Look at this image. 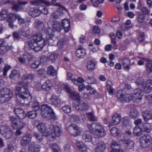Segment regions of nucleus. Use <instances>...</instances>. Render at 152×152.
Masks as SVG:
<instances>
[{
  "mask_svg": "<svg viewBox=\"0 0 152 152\" xmlns=\"http://www.w3.org/2000/svg\"><path fill=\"white\" fill-rule=\"evenodd\" d=\"M34 75L31 73L30 74H26L22 76V79L33 80L34 78Z\"/></svg>",
  "mask_w": 152,
  "mask_h": 152,
  "instance_id": "nucleus-50",
  "label": "nucleus"
},
{
  "mask_svg": "<svg viewBox=\"0 0 152 152\" xmlns=\"http://www.w3.org/2000/svg\"><path fill=\"white\" fill-rule=\"evenodd\" d=\"M120 141H122L125 147L127 149H132L134 148V143L131 140H127L124 139H121Z\"/></svg>",
  "mask_w": 152,
  "mask_h": 152,
  "instance_id": "nucleus-21",
  "label": "nucleus"
},
{
  "mask_svg": "<svg viewBox=\"0 0 152 152\" xmlns=\"http://www.w3.org/2000/svg\"><path fill=\"white\" fill-rule=\"evenodd\" d=\"M30 3L32 5L38 6L39 7L45 5L48 6L50 4L49 2L43 0H34L31 1Z\"/></svg>",
  "mask_w": 152,
  "mask_h": 152,
  "instance_id": "nucleus-18",
  "label": "nucleus"
},
{
  "mask_svg": "<svg viewBox=\"0 0 152 152\" xmlns=\"http://www.w3.org/2000/svg\"><path fill=\"white\" fill-rule=\"evenodd\" d=\"M57 71L52 66H49L47 68V73L48 75L52 76L55 75L57 74Z\"/></svg>",
  "mask_w": 152,
  "mask_h": 152,
  "instance_id": "nucleus-34",
  "label": "nucleus"
},
{
  "mask_svg": "<svg viewBox=\"0 0 152 152\" xmlns=\"http://www.w3.org/2000/svg\"><path fill=\"white\" fill-rule=\"evenodd\" d=\"M122 64L124 68L129 71L130 69L129 66L130 60L127 57L123 58L121 59Z\"/></svg>",
  "mask_w": 152,
  "mask_h": 152,
  "instance_id": "nucleus-27",
  "label": "nucleus"
},
{
  "mask_svg": "<svg viewBox=\"0 0 152 152\" xmlns=\"http://www.w3.org/2000/svg\"><path fill=\"white\" fill-rule=\"evenodd\" d=\"M47 43V40L42 37L38 43H37L38 47L39 48V50L42 49L43 47L46 45Z\"/></svg>",
  "mask_w": 152,
  "mask_h": 152,
  "instance_id": "nucleus-42",
  "label": "nucleus"
},
{
  "mask_svg": "<svg viewBox=\"0 0 152 152\" xmlns=\"http://www.w3.org/2000/svg\"><path fill=\"white\" fill-rule=\"evenodd\" d=\"M151 124L148 123H144L142 125V128L144 131L147 133H150L152 130Z\"/></svg>",
  "mask_w": 152,
  "mask_h": 152,
  "instance_id": "nucleus-30",
  "label": "nucleus"
},
{
  "mask_svg": "<svg viewBox=\"0 0 152 152\" xmlns=\"http://www.w3.org/2000/svg\"><path fill=\"white\" fill-rule=\"evenodd\" d=\"M28 83L26 82L21 83L19 82V85L17 86L15 89V92L16 94V102L18 104H22L25 103V102L28 100V97L31 98L29 91L28 87Z\"/></svg>",
  "mask_w": 152,
  "mask_h": 152,
  "instance_id": "nucleus-1",
  "label": "nucleus"
},
{
  "mask_svg": "<svg viewBox=\"0 0 152 152\" xmlns=\"http://www.w3.org/2000/svg\"><path fill=\"white\" fill-rule=\"evenodd\" d=\"M86 53L85 50L82 47H79L76 51V56L79 58H83L86 55Z\"/></svg>",
  "mask_w": 152,
  "mask_h": 152,
  "instance_id": "nucleus-24",
  "label": "nucleus"
},
{
  "mask_svg": "<svg viewBox=\"0 0 152 152\" xmlns=\"http://www.w3.org/2000/svg\"><path fill=\"white\" fill-rule=\"evenodd\" d=\"M123 125L127 126L131 124L130 119L129 117H125L123 118Z\"/></svg>",
  "mask_w": 152,
  "mask_h": 152,
  "instance_id": "nucleus-48",
  "label": "nucleus"
},
{
  "mask_svg": "<svg viewBox=\"0 0 152 152\" xmlns=\"http://www.w3.org/2000/svg\"><path fill=\"white\" fill-rule=\"evenodd\" d=\"M50 103L56 107L61 106V100L56 95H52L50 98Z\"/></svg>",
  "mask_w": 152,
  "mask_h": 152,
  "instance_id": "nucleus-15",
  "label": "nucleus"
},
{
  "mask_svg": "<svg viewBox=\"0 0 152 152\" xmlns=\"http://www.w3.org/2000/svg\"><path fill=\"white\" fill-rule=\"evenodd\" d=\"M42 37V34L40 33L34 35L32 39L34 42L38 43Z\"/></svg>",
  "mask_w": 152,
  "mask_h": 152,
  "instance_id": "nucleus-47",
  "label": "nucleus"
},
{
  "mask_svg": "<svg viewBox=\"0 0 152 152\" xmlns=\"http://www.w3.org/2000/svg\"><path fill=\"white\" fill-rule=\"evenodd\" d=\"M13 48V47L12 46L8 45L7 43H6V45H5L4 46H3V48H2V49H1V50L4 52H7Z\"/></svg>",
  "mask_w": 152,
  "mask_h": 152,
  "instance_id": "nucleus-64",
  "label": "nucleus"
},
{
  "mask_svg": "<svg viewBox=\"0 0 152 152\" xmlns=\"http://www.w3.org/2000/svg\"><path fill=\"white\" fill-rule=\"evenodd\" d=\"M28 3L27 1L21 2L18 1L17 4H14L12 7V10L15 12L21 11L23 10V7L21 5L22 4L25 5Z\"/></svg>",
  "mask_w": 152,
  "mask_h": 152,
  "instance_id": "nucleus-17",
  "label": "nucleus"
},
{
  "mask_svg": "<svg viewBox=\"0 0 152 152\" xmlns=\"http://www.w3.org/2000/svg\"><path fill=\"white\" fill-rule=\"evenodd\" d=\"M40 110L41 115L43 117L46 118L50 116L54 118L55 113L50 106L46 104H44L41 106Z\"/></svg>",
  "mask_w": 152,
  "mask_h": 152,
  "instance_id": "nucleus-3",
  "label": "nucleus"
},
{
  "mask_svg": "<svg viewBox=\"0 0 152 152\" xmlns=\"http://www.w3.org/2000/svg\"><path fill=\"white\" fill-rule=\"evenodd\" d=\"M140 140L141 146L144 148L149 147L152 145V138L149 134L141 136Z\"/></svg>",
  "mask_w": 152,
  "mask_h": 152,
  "instance_id": "nucleus-4",
  "label": "nucleus"
},
{
  "mask_svg": "<svg viewBox=\"0 0 152 152\" xmlns=\"http://www.w3.org/2000/svg\"><path fill=\"white\" fill-rule=\"evenodd\" d=\"M110 133L114 136H116L118 135L119 132L117 128L113 127L110 130Z\"/></svg>",
  "mask_w": 152,
  "mask_h": 152,
  "instance_id": "nucleus-59",
  "label": "nucleus"
},
{
  "mask_svg": "<svg viewBox=\"0 0 152 152\" xmlns=\"http://www.w3.org/2000/svg\"><path fill=\"white\" fill-rule=\"evenodd\" d=\"M42 134L38 133L37 132H34V136L38 140H39V142L42 141L43 139Z\"/></svg>",
  "mask_w": 152,
  "mask_h": 152,
  "instance_id": "nucleus-60",
  "label": "nucleus"
},
{
  "mask_svg": "<svg viewBox=\"0 0 152 152\" xmlns=\"http://www.w3.org/2000/svg\"><path fill=\"white\" fill-rule=\"evenodd\" d=\"M40 145L35 142H32L29 145L28 151L29 152H39L40 150Z\"/></svg>",
  "mask_w": 152,
  "mask_h": 152,
  "instance_id": "nucleus-14",
  "label": "nucleus"
},
{
  "mask_svg": "<svg viewBox=\"0 0 152 152\" xmlns=\"http://www.w3.org/2000/svg\"><path fill=\"white\" fill-rule=\"evenodd\" d=\"M73 107L77 110L85 111L88 108V105L86 102L80 99L73 101Z\"/></svg>",
  "mask_w": 152,
  "mask_h": 152,
  "instance_id": "nucleus-5",
  "label": "nucleus"
},
{
  "mask_svg": "<svg viewBox=\"0 0 152 152\" xmlns=\"http://www.w3.org/2000/svg\"><path fill=\"white\" fill-rule=\"evenodd\" d=\"M130 115L131 118L134 119L138 117L139 113L136 108L133 107L131 109Z\"/></svg>",
  "mask_w": 152,
  "mask_h": 152,
  "instance_id": "nucleus-37",
  "label": "nucleus"
},
{
  "mask_svg": "<svg viewBox=\"0 0 152 152\" xmlns=\"http://www.w3.org/2000/svg\"><path fill=\"white\" fill-rule=\"evenodd\" d=\"M12 97V95L6 96H1L0 97V102L2 104L6 103L10 101Z\"/></svg>",
  "mask_w": 152,
  "mask_h": 152,
  "instance_id": "nucleus-45",
  "label": "nucleus"
},
{
  "mask_svg": "<svg viewBox=\"0 0 152 152\" xmlns=\"http://www.w3.org/2000/svg\"><path fill=\"white\" fill-rule=\"evenodd\" d=\"M28 12L32 17L34 18L39 16L41 13L40 10L34 7L30 8L28 11Z\"/></svg>",
  "mask_w": 152,
  "mask_h": 152,
  "instance_id": "nucleus-23",
  "label": "nucleus"
},
{
  "mask_svg": "<svg viewBox=\"0 0 152 152\" xmlns=\"http://www.w3.org/2000/svg\"><path fill=\"white\" fill-rule=\"evenodd\" d=\"M10 77L12 79L15 80L19 79L20 77V72L17 70H14L12 71Z\"/></svg>",
  "mask_w": 152,
  "mask_h": 152,
  "instance_id": "nucleus-28",
  "label": "nucleus"
},
{
  "mask_svg": "<svg viewBox=\"0 0 152 152\" xmlns=\"http://www.w3.org/2000/svg\"><path fill=\"white\" fill-rule=\"evenodd\" d=\"M58 56V54L57 53H52L49 56V59L52 62H54L57 58Z\"/></svg>",
  "mask_w": 152,
  "mask_h": 152,
  "instance_id": "nucleus-55",
  "label": "nucleus"
},
{
  "mask_svg": "<svg viewBox=\"0 0 152 152\" xmlns=\"http://www.w3.org/2000/svg\"><path fill=\"white\" fill-rule=\"evenodd\" d=\"M133 133L134 135L137 136H140L142 134L141 129L138 126L135 127L133 129Z\"/></svg>",
  "mask_w": 152,
  "mask_h": 152,
  "instance_id": "nucleus-53",
  "label": "nucleus"
},
{
  "mask_svg": "<svg viewBox=\"0 0 152 152\" xmlns=\"http://www.w3.org/2000/svg\"><path fill=\"white\" fill-rule=\"evenodd\" d=\"M49 80H47L42 86V89L45 91H50L52 87V84Z\"/></svg>",
  "mask_w": 152,
  "mask_h": 152,
  "instance_id": "nucleus-32",
  "label": "nucleus"
},
{
  "mask_svg": "<svg viewBox=\"0 0 152 152\" xmlns=\"http://www.w3.org/2000/svg\"><path fill=\"white\" fill-rule=\"evenodd\" d=\"M28 45L31 48L33 49L35 51L39 50V48L38 47L37 44L34 42L33 40H30L28 42Z\"/></svg>",
  "mask_w": 152,
  "mask_h": 152,
  "instance_id": "nucleus-33",
  "label": "nucleus"
},
{
  "mask_svg": "<svg viewBox=\"0 0 152 152\" xmlns=\"http://www.w3.org/2000/svg\"><path fill=\"white\" fill-rule=\"evenodd\" d=\"M50 131L51 133L48 136L50 135L52 140L55 139L57 137H59L62 134V131L60 127L57 125H54L52 124L50 125Z\"/></svg>",
  "mask_w": 152,
  "mask_h": 152,
  "instance_id": "nucleus-6",
  "label": "nucleus"
},
{
  "mask_svg": "<svg viewBox=\"0 0 152 152\" xmlns=\"http://www.w3.org/2000/svg\"><path fill=\"white\" fill-rule=\"evenodd\" d=\"M52 28V27H49L48 26V28H46L44 26V27H43L42 28V30L45 33L47 34V35H52L50 34L51 32L52 29L51 28Z\"/></svg>",
  "mask_w": 152,
  "mask_h": 152,
  "instance_id": "nucleus-58",
  "label": "nucleus"
},
{
  "mask_svg": "<svg viewBox=\"0 0 152 152\" xmlns=\"http://www.w3.org/2000/svg\"><path fill=\"white\" fill-rule=\"evenodd\" d=\"M121 120V117L120 115L115 114L112 117L111 123H109V126L110 127L111 125H116L119 123Z\"/></svg>",
  "mask_w": 152,
  "mask_h": 152,
  "instance_id": "nucleus-19",
  "label": "nucleus"
},
{
  "mask_svg": "<svg viewBox=\"0 0 152 152\" xmlns=\"http://www.w3.org/2000/svg\"><path fill=\"white\" fill-rule=\"evenodd\" d=\"M76 146L79 148V150L80 152H85L87 151V148L85 145L82 142H77Z\"/></svg>",
  "mask_w": 152,
  "mask_h": 152,
  "instance_id": "nucleus-39",
  "label": "nucleus"
},
{
  "mask_svg": "<svg viewBox=\"0 0 152 152\" xmlns=\"http://www.w3.org/2000/svg\"><path fill=\"white\" fill-rule=\"evenodd\" d=\"M32 135L30 133L25 134L20 140V145L23 147H25L29 144L31 140Z\"/></svg>",
  "mask_w": 152,
  "mask_h": 152,
  "instance_id": "nucleus-12",
  "label": "nucleus"
},
{
  "mask_svg": "<svg viewBox=\"0 0 152 152\" xmlns=\"http://www.w3.org/2000/svg\"><path fill=\"white\" fill-rule=\"evenodd\" d=\"M9 119L11 122L12 127L14 129H16L17 124L19 121L18 119L14 116H11L9 117Z\"/></svg>",
  "mask_w": 152,
  "mask_h": 152,
  "instance_id": "nucleus-40",
  "label": "nucleus"
},
{
  "mask_svg": "<svg viewBox=\"0 0 152 152\" xmlns=\"http://www.w3.org/2000/svg\"><path fill=\"white\" fill-rule=\"evenodd\" d=\"M49 27H52L53 30L58 32H60L63 29V26L60 22L57 20L52 21L50 20L47 22Z\"/></svg>",
  "mask_w": 152,
  "mask_h": 152,
  "instance_id": "nucleus-9",
  "label": "nucleus"
},
{
  "mask_svg": "<svg viewBox=\"0 0 152 152\" xmlns=\"http://www.w3.org/2000/svg\"><path fill=\"white\" fill-rule=\"evenodd\" d=\"M106 146L104 142L99 144L95 149V152H103L105 150Z\"/></svg>",
  "mask_w": 152,
  "mask_h": 152,
  "instance_id": "nucleus-31",
  "label": "nucleus"
},
{
  "mask_svg": "<svg viewBox=\"0 0 152 152\" xmlns=\"http://www.w3.org/2000/svg\"><path fill=\"white\" fill-rule=\"evenodd\" d=\"M63 29L64 28L65 32H69L70 29V22L69 20L64 19L61 22Z\"/></svg>",
  "mask_w": 152,
  "mask_h": 152,
  "instance_id": "nucleus-20",
  "label": "nucleus"
},
{
  "mask_svg": "<svg viewBox=\"0 0 152 152\" xmlns=\"http://www.w3.org/2000/svg\"><path fill=\"white\" fill-rule=\"evenodd\" d=\"M33 57L29 53H25L23 56V58L20 57L18 58V60L20 63L25 64L26 65H29L33 61Z\"/></svg>",
  "mask_w": 152,
  "mask_h": 152,
  "instance_id": "nucleus-8",
  "label": "nucleus"
},
{
  "mask_svg": "<svg viewBox=\"0 0 152 152\" xmlns=\"http://www.w3.org/2000/svg\"><path fill=\"white\" fill-rule=\"evenodd\" d=\"M107 83L106 86L109 94L111 95H113L114 89L112 87V83L111 81L109 80L107 81Z\"/></svg>",
  "mask_w": 152,
  "mask_h": 152,
  "instance_id": "nucleus-41",
  "label": "nucleus"
},
{
  "mask_svg": "<svg viewBox=\"0 0 152 152\" xmlns=\"http://www.w3.org/2000/svg\"><path fill=\"white\" fill-rule=\"evenodd\" d=\"M37 114L36 112L32 110L28 111L27 113V115L30 119H34L37 116Z\"/></svg>",
  "mask_w": 152,
  "mask_h": 152,
  "instance_id": "nucleus-51",
  "label": "nucleus"
},
{
  "mask_svg": "<svg viewBox=\"0 0 152 152\" xmlns=\"http://www.w3.org/2000/svg\"><path fill=\"white\" fill-rule=\"evenodd\" d=\"M87 115L88 118L89 120L91 121H97L98 119L92 113H86Z\"/></svg>",
  "mask_w": 152,
  "mask_h": 152,
  "instance_id": "nucleus-52",
  "label": "nucleus"
},
{
  "mask_svg": "<svg viewBox=\"0 0 152 152\" xmlns=\"http://www.w3.org/2000/svg\"><path fill=\"white\" fill-rule=\"evenodd\" d=\"M47 43L50 45H55L58 42V39L53 35H48L46 36Z\"/></svg>",
  "mask_w": 152,
  "mask_h": 152,
  "instance_id": "nucleus-16",
  "label": "nucleus"
},
{
  "mask_svg": "<svg viewBox=\"0 0 152 152\" xmlns=\"http://www.w3.org/2000/svg\"><path fill=\"white\" fill-rule=\"evenodd\" d=\"M137 19L138 22L142 23L145 20V16L141 12H138L137 13Z\"/></svg>",
  "mask_w": 152,
  "mask_h": 152,
  "instance_id": "nucleus-54",
  "label": "nucleus"
},
{
  "mask_svg": "<svg viewBox=\"0 0 152 152\" xmlns=\"http://www.w3.org/2000/svg\"><path fill=\"white\" fill-rule=\"evenodd\" d=\"M22 35L25 37H28L30 34L29 28L26 27L23 28L21 31Z\"/></svg>",
  "mask_w": 152,
  "mask_h": 152,
  "instance_id": "nucleus-46",
  "label": "nucleus"
},
{
  "mask_svg": "<svg viewBox=\"0 0 152 152\" xmlns=\"http://www.w3.org/2000/svg\"><path fill=\"white\" fill-rule=\"evenodd\" d=\"M69 94L70 97L73 99L74 101L80 99V96L77 92H70Z\"/></svg>",
  "mask_w": 152,
  "mask_h": 152,
  "instance_id": "nucleus-35",
  "label": "nucleus"
},
{
  "mask_svg": "<svg viewBox=\"0 0 152 152\" xmlns=\"http://www.w3.org/2000/svg\"><path fill=\"white\" fill-rule=\"evenodd\" d=\"M143 94L142 92V90L140 88H137L135 89L132 94L133 99L136 100L137 102H139L142 99L141 96H142Z\"/></svg>",
  "mask_w": 152,
  "mask_h": 152,
  "instance_id": "nucleus-13",
  "label": "nucleus"
},
{
  "mask_svg": "<svg viewBox=\"0 0 152 152\" xmlns=\"http://www.w3.org/2000/svg\"><path fill=\"white\" fill-rule=\"evenodd\" d=\"M14 111L16 116L20 119H23L26 117V115L24 110L19 108H15Z\"/></svg>",
  "mask_w": 152,
  "mask_h": 152,
  "instance_id": "nucleus-26",
  "label": "nucleus"
},
{
  "mask_svg": "<svg viewBox=\"0 0 152 152\" xmlns=\"http://www.w3.org/2000/svg\"><path fill=\"white\" fill-rule=\"evenodd\" d=\"M142 115L145 121H147L152 118V114L148 111L145 110L143 111Z\"/></svg>",
  "mask_w": 152,
  "mask_h": 152,
  "instance_id": "nucleus-36",
  "label": "nucleus"
},
{
  "mask_svg": "<svg viewBox=\"0 0 152 152\" xmlns=\"http://www.w3.org/2000/svg\"><path fill=\"white\" fill-rule=\"evenodd\" d=\"M95 64L93 60H91L89 61L87 65V69L89 71H93L95 68Z\"/></svg>",
  "mask_w": 152,
  "mask_h": 152,
  "instance_id": "nucleus-38",
  "label": "nucleus"
},
{
  "mask_svg": "<svg viewBox=\"0 0 152 152\" xmlns=\"http://www.w3.org/2000/svg\"><path fill=\"white\" fill-rule=\"evenodd\" d=\"M12 95V91L10 88L4 87L0 90V97L1 96H6Z\"/></svg>",
  "mask_w": 152,
  "mask_h": 152,
  "instance_id": "nucleus-22",
  "label": "nucleus"
},
{
  "mask_svg": "<svg viewBox=\"0 0 152 152\" xmlns=\"http://www.w3.org/2000/svg\"><path fill=\"white\" fill-rule=\"evenodd\" d=\"M40 64V62L39 61L36 60L35 61L34 63H32V62L31 63V66L32 68L36 69L39 67Z\"/></svg>",
  "mask_w": 152,
  "mask_h": 152,
  "instance_id": "nucleus-61",
  "label": "nucleus"
},
{
  "mask_svg": "<svg viewBox=\"0 0 152 152\" xmlns=\"http://www.w3.org/2000/svg\"><path fill=\"white\" fill-rule=\"evenodd\" d=\"M88 127L91 132L94 133L97 136L102 137L106 135L104 129L102 126L99 125L94 123L88 124Z\"/></svg>",
  "mask_w": 152,
  "mask_h": 152,
  "instance_id": "nucleus-2",
  "label": "nucleus"
},
{
  "mask_svg": "<svg viewBox=\"0 0 152 152\" xmlns=\"http://www.w3.org/2000/svg\"><path fill=\"white\" fill-rule=\"evenodd\" d=\"M62 110L66 113H69L71 111V107L69 105H66L62 108Z\"/></svg>",
  "mask_w": 152,
  "mask_h": 152,
  "instance_id": "nucleus-62",
  "label": "nucleus"
},
{
  "mask_svg": "<svg viewBox=\"0 0 152 152\" xmlns=\"http://www.w3.org/2000/svg\"><path fill=\"white\" fill-rule=\"evenodd\" d=\"M117 96L119 99L123 103L125 102V95H124L122 93V90H119L117 93Z\"/></svg>",
  "mask_w": 152,
  "mask_h": 152,
  "instance_id": "nucleus-43",
  "label": "nucleus"
},
{
  "mask_svg": "<svg viewBox=\"0 0 152 152\" xmlns=\"http://www.w3.org/2000/svg\"><path fill=\"white\" fill-rule=\"evenodd\" d=\"M18 15L14 13L10 14L8 17V21L14 22L18 18Z\"/></svg>",
  "mask_w": 152,
  "mask_h": 152,
  "instance_id": "nucleus-49",
  "label": "nucleus"
},
{
  "mask_svg": "<svg viewBox=\"0 0 152 152\" xmlns=\"http://www.w3.org/2000/svg\"><path fill=\"white\" fill-rule=\"evenodd\" d=\"M136 83L137 85H142L144 83V80L141 77H139L136 79Z\"/></svg>",
  "mask_w": 152,
  "mask_h": 152,
  "instance_id": "nucleus-63",
  "label": "nucleus"
},
{
  "mask_svg": "<svg viewBox=\"0 0 152 152\" xmlns=\"http://www.w3.org/2000/svg\"><path fill=\"white\" fill-rule=\"evenodd\" d=\"M37 127L39 131L44 136L47 137L51 133V132L50 131V127L47 129L45 125L43 123H39L37 126Z\"/></svg>",
  "mask_w": 152,
  "mask_h": 152,
  "instance_id": "nucleus-10",
  "label": "nucleus"
},
{
  "mask_svg": "<svg viewBox=\"0 0 152 152\" xmlns=\"http://www.w3.org/2000/svg\"><path fill=\"white\" fill-rule=\"evenodd\" d=\"M83 140L85 142H90L92 139V136L90 132H84L82 135Z\"/></svg>",
  "mask_w": 152,
  "mask_h": 152,
  "instance_id": "nucleus-25",
  "label": "nucleus"
},
{
  "mask_svg": "<svg viewBox=\"0 0 152 152\" xmlns=\"http://www.w3.org/2000/svg\"><path fill=\"white\" fill-rule=\"evenodd\" d=\"M67 129L69 134L74 136L79 135L81 133L79 128L75 124H72L68 126Z\"/></svg>",
  "mask_w": 152,
  "mask_h": 152,
  "instance_id": "nucleus-11",
  "label": "nucleus"
},
{
  "mask_svg": "<svg viewBox=\"0 0 152 152\" xmlns=\"http://www.w3.org/2000/svg\"><path fill=\"white\" fill-rule=\"evenodd\" d=\"M39 108L40 105L38 102H34L33 103L32 106L33 110L36 112V111L39 110Z\"/></svg>",
  "mask_w": 152,
  "mask_h": 152,
  "instance_id": "nucleus-57",
  "label": "nucleus"
},
{
  "mask_svg": "<svg viewBox=\"0 0 152 152\" xmlns=\"http://www.w3.org/2000/svg\"><path fill=\"white\" fill-rule=\"evenodd\" d=\"M144 90L146 93H148L152 90V80H149L147 81L145 86L144 87Z\"/></svg>",
  "mask_w": 152,
  "mask_h": 152,
  "instance_id": "nucleus-29",
  "label": "nucleus"
},
{
  "mask_svg": "<svg viewBox=\"0 0 152 152\" xmlns=\"http://www.w3.org/2000/svg\"><path fill=\"white\" fill-rule=\"evenodd\" d=\"M85 81L88 84L95 83L96 81L95 79L92 77L85 76Z\"/></svg>",
  "mask_w": 152,
  "mask_h": 152,
  "instance_id": "nucleus-44",
  "label": "nucleus"
},
{
  "mask_svg": "<svg viewBox=\"0 0 152 152\" xmlns=\"http://www.w3.org/2000/svg\"><path fill=\"white\" fill-rule=\"evenodd\" d=\"M0 133L6 139L10 138L13 134V132L9 126L2 125L0 126Z\"/></svg>",
  "mask_w": 152,
  "mask_h": 152,
  "instance_id": "nucleus-7",
  "label": "nucleus"
},
{
  "mask_svg": "<svg viewBox=\"0 0 152 152\" xmlns=\"http://www.w3.org/2000/svg\"><path fill=\"white\" fill-rule=\"evenodd\" d=\"M51 148L54 152H60L58 146L55 143H52L50 145Z\"/></svg>",
  "mask_w": 152,
  "mask_h": 152,
  "instance_id": "nucleus-56",
  "label": "nucleus"
}]
</instances>
